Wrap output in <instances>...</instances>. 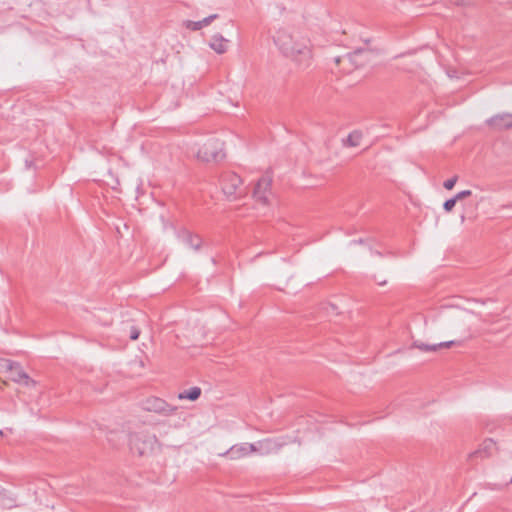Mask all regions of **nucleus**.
<instances>
[{
	"label": "nucleus",
	"instance_id": "4be33fe9",
	"mask_svg": "<svg viewBox=\"0 0 512 512\" xmlns=\"http://www.w3.org/2000/svg\"><path fill=\"white\" fill-rule=\"evenodd\" d=\"M387 283L388 281L386 278L373 276V284L378 286H385Z\"/></svg>",
	"mask_w": 512,
	"mask_h": 512
},
{
	"label": "nucleus",
	"instance_id": "f257e3e1",
	"mask_svg": "<svg viewBox=\"0 0 512 512\" xmlns=\"http://www.w3.org/2000/svg\"><path fill=\"white\" fill-rule=\"evenodd\" d=\"M275 45L283 55L291 58L300 67L307 68L311 64L312 52L309 40L294 33L289 28H280L273 36Z\"/></svg>",
	"mask_w": 512,
	"mask_h": 512
},
{
	"label": "nucleus",
	"instance_id": "20e7f679",
	"mask_svg": "<svg viewBox=\"0 0 512 512\" xmlns=\"http://www.w3.org/2000/svg\"><path fill=\"white\" fill-rule=\"evenodd\" d=\"M369 60V51L366 49H356L351 53H347L344 56L335 57L334 61L337 65L345 64L344 70L349 73L354 68H359L365 65Z\"/></svg>",
	"mask_w": 512,
	"mask_h": 512
},
{
	"label": "nucleus",
	"instance_id": "dca6fc26",
	"mask_svg": "<svg viewBox=\"0 0 512 512\" xmlns=\"http://www.w3.org/2000/svg\"><path fill=\"white\" fill-rule=\"evenodd\" d=\"M201 395V389L199 387H192L189 390H185L178 394V399H188L191 401L197 400Z\"/></svg>",
	"mask_w": 512,
	"mask_h": 512
},
{
	"label": "nucleus",
	"instance_id": "9d476101",
	"mask_svg": "<svg viewBox=\"0 0 512 512\" xmlns=\"http://www.w3.org/2000/svg\"><path fill=\"white\" fill-rule=\"evenodd\" d=\"M9 370L11 372V379L14 382L21 383L25 386H32L34 387L36 385V381L31 379L29 375L23 371L21 366L18 363H11L9 365Z\"/></svg>",
	"mask_w": 512,
	"mask_h": 512
},
{
	"label": "nucleus",
	"instance_id": "bb28decb",
	"mask_svg": "<svg viewBox=\"0 0 512 512\" xmlns=\"http://www.w3.org/2000/svg\"><path fill=\"white\" fill-rule=\"evenodd\" d=\"M25 164H26L27 167L30 166V163L27 160L25 161Z\"/></svg>",
	"mask_w": 512,
	"mask_h": 512
},
{
	"label": "nucleus",
	"instance_id": "f03ea898",
	"mask_svg": "<svg viewBox=\"0 0 512 512\" xmlns=\"http://www.w3.org/2000/svg\"><path fill=\"white\" fill-rule=\"evenodd\" d=\"M129 444L132 452L137 453L139 456H146L154 451L159 442L154 434L140 431L130 434Z\"/></svg>",
	"mask_w": 512,
	"mask_h": 512
},
{
	"label": "nucleus",
	"instance_id": "a211bd4d",
	"mask_svg": "<svg viewBox=\"0 0 512 512\" xmlns=\"http://www.w3.org/2000/svg\"><path fill=\"white\" fill-rule=\"evenodd\" d=\"M457 203V200L455 199V197H452L448 200H446L443 204V209L446 211V212H450L452 211V209L454 208V206L456 205Z\"/></svg>",
	"mask_w": 512,
	"mask_h": 512
},
{
	"label": "nucleus",
	"instance_id": "b1692460",
	"mask_svg": "<svg viewBox=\"0 0 512 512\" xmlns=\"http://www.w3.org/2000/svg\"><path fill=\"white\" fill-rule=\"evenodd\" d=\"M371 254H372V255H376V256H382V253H381V252H379V251H376V250H375V251H374V250H371Z\"/></svg>",
	"mask_w": 512,
	"mask_h": 512
},
{
	"label": "nucleus",
	"instance_id": "f3484780",
	"mask_svg": "<svg viewBox=\"0 0 512 512\" xmlns=\"http://www.w3.org/2000/svg\"><path fill=\"white\" fill-rule=\"evenodd\" d=\"M361 139H362V132L358 131V130H354L348 135V137L344 143L347 146L356 147V146L360 145Z\"/></svg>",
	"mask_w": 512,
	"mask_h": 512
},
{
	"label": "nucleus",
	"instance_id": "a878e982",
	"mask_svg": "<svg viewBox=\"0 0 512 512\" xmlns=\"http://www.w3.org/2000/svg\"><path fill=\"white\" fill-rule=\"evenodd\" d=\"M211 262L215 265L217 262H216V259L215 258H211Z\"/></svg>",
	"mask_w": 512,
	"mask_h": 512
},
{
	"label": "nucleus",
	"instance_id": "1a4fd4ad",
	"mask_svg": "<svg viewBox=\"0 0 512 512\" xmlns=\"http://www.w3.org/2000/svg\"><path fill=\"white\" fill-rule=\"evenodd\" d=\"M287 444L282 438H267L258 441L259 453L261 455H269L277 453L283 446Z\"/></svg>",
	"mask_w": 512,
	"mask_h": 512
},
{
	"label": "nucleus",
	"instance_id": "4468645a",
	"mask_svg": "<svg viewBox=\"0 0 512 512\" xmlns=\"http://www.w3.org/2000/svg\"><path fill=\"white\" fill-rule=\"evenodd\" d=\"M222 455H229L232 460L243 458L248 455L247 443L236 444Z\"/></svg>",
	"mask_w": 512,
	"mask_h": 512
},
{
	"label": "nucleus",
	"instance_id": "ddd939ff",
	"mask_svg": "<svg viewBox=\"0 0 512 512\" xmlns=\"http://www.w3.org/2000/svg\"><path fill=\"white\" fill-rule=\"evenodd\" d=\"M228 42L221 34H215L212 36L209 46L216 53L223 54L227 51Z\"/></svg>",
	"mask_w": 512,
	"mask_h": 512
},
{
	"label": "nucleus",
	"instance_id": "393cba45",
	"mask_svg": "<svg viewBox=\"0 0 512 512\" xmlns=\"http://www.w3.org/2000/svg\"><path fill=\"white\" fill-rule=\"evenodd\" d=\"M363 242L364 241L362 239L352 241V243H360V244H362Z\"/></svg>",
	"mask_w": 512,
	"mask_h": 512
},
{
	"label": "nucleus",
	"instance_id": "6e6552de",
	"mask_svg": "<svg viewBox=\"0 0 512 512\" xmlns=\"http://www.w3.org/2000/svg\"><path fill=\"white\" fill-rule=\"evenodd\" d=\"M177 238L194 251H199L203 245L202 237L186 228H182L177 232Z\"/></svg>",
	"mask_w": 512,
	"mask_h": 512
},
{
	"label": "nucleus",
	"instance_id": "0eeeda50",
	"mask_svg": "<svg viewBox=\"0 0 512 512\" xmlns=\"http://www.w3.org/2000/svg\"><path fill=\"white\" fill-rule=\"evenodd\" d=\"M271 183L272 179L268 176H263L257 181L253 190V197L257 202L263 205L268 204L271 194Z\"/></svg>",
	"mask_w": 512,
	"mask_h": 512
},
{
	"label": "nucleus",
	"instance_id": "412c9836",
	"mask_svg": "<svg viewBox=\"0 0 512 512\" xmlns=\"http://www.w3.org/2000/svg\"><path fill=\"white\" fill-rule=\"evenodd\" d=\"M140 335V330L136 326L130 327V339L137 340Z\"/></svg>",
	"mask_w": 512,
	"mask_h": 512
},
{
	"label": "nucleus",
	"instance_id": "5701e85b",
	"mask_svg": "<svg viewBox=\"0 0 512 512\" xmlns=\"http://www.w3.org/2000/svg\"><path fill=\"white\" fill-rule=\"evenodd\" d=\"M247 452H248V455L251 453H256V452L259 453L258 442L252 443V444L247 443Z\"/></svg>",
	"mask_w": 512,
	"mask_h": 512
},
{
	"label": "nucleus",
	"instance_id": "2eb2a0df",
	"mask_svg": "<svg viewBox=\"0 0 512 512\" xmlns=\"http://www.w3.org/2000/svg\"><path fill=\"white\" fill-rule=\"evenodd\" d=\"M217 18H218V14H212L208 17H205L204 19H202L200 21L188 20L185 22V27L190 30H193V31H198V30L202 29L203 27H206L209 24H211V22Z\"/></svg>",
	"mask_w": 512,
	"mask_h": 512
},
{
	"label": "nucleus",
	"instance_id": "9b49d317",
	"mask_svg": "<svg viewBox=\"0 0 512 512\" xmlns=\"http://www.w3.org/2000/svg\"><path fill=\"white\" fill-rule=\"evenodd\" d=\"M488 125L497 131L507 130L512 128V114L502 113L491 117L487 121Z\"/></svg>",
	"mask_w": 512,
	"mask_h": 512
},
{
	"label": "nucleus",
	"instance_id": "aec40b11",
	"mask_svg": "<svg viewBox=\"0 0 512 512\" xmlns=\"http://www.w3.org/2000/svg\"><path fill=\"white\" fill-rule=\"evenodd\" d=\"M472 194L471 190H463L458 192L454 197L457 201L469 197Z\"/></svg>",
	"mask_w": 512,
	"mask_h": 512
},
{
	"label": "nucleus",
	"instance_id": "39448f33",
	"mask_svg": "<svg viewBox=\"0 0 512 512\" xmlns=\"http://www.w3.org/2000/svg\"><path fill=\"white\" fill-rule=\"evenodd\" d=\"M197 157L205 162L222 160L225 157L223 144L218 140H209L198 150Z\"/></svg>",
	"mask_w": 512,
	"mask_h": 512
},
{
	"label": "nucleus",
	"instance_id": "7ed1b4c3",
	"mask_svg": "<svg viewBox=\"0 0 512 512\" xmlns=\"http://www.w3.org/2000/svg\"><path fill=\"white\" fill-rule=\"evenodd\" d=\"M220 184L223 193L228 200H236L246 193L242 179L236 173L226 171L221 174Z\"/></svg>",
	"mask_w": 512,
	"mask_h": 512
},
{
	"label": "nucleus",
	"instance_id": "423d86ee",
	"mask_svg": "<svg viewBox=\"0 0 512 512\" xmlns=\"http://www.w3.org/2000/svg\"><path fill=\"white\" fill-rule=\"evenodd\" d=\"M143 409L164 416L174 415L178 411L177 406L168 404L165 400L157 397H150L143 402Z\"/></svg>",
	"mask_w": 512,
	"mask_h": 512
},
{
	"label": "nucleus",
	"instance_id": "6ab92c4d",
	"mask_svg": "<svg viewBox=\"0 0 512 512\" xmlns=\"http://www.w3.org/2000/svg\"><path fill=\"white\" fill-rule=\"evenodd\" d=\"M457 180H458V177H457V176H454V177H452V178H450V179H447V180L443 183L444 188H445V189H447V190H451V189L455 186V184H456Z\"/></svg>",
	"mask_w": 512,
	"mask_h": 512
},
{
	"label": "nucleus",
	"instance_id": "cd10ccee",
	"mask_svg": "<svg viewBox=\"0 0 512 512\" xmlns=\"http://www.w3.org/2000/svg\"><path fill=\"white\" fill-rule=\"evenodd\" d=\"M510 482L512 483V477H511V480H510Z\"/></svg>",
	"mask_w": 512,
	"mask_h": 512
},
{
	"label": "nucleus",
	"instance_id": "f8f14e48",
	"mask_svg": "<svg viewBox=\"0 0 512 512\" xmlns=\"http://www.w3.org/2000/svg\"><path fill=\"white\" fill-rule=\"evenodd\" d=\"M455 343V341H445L437 344H425L419 340H414L411 344V348L419 349L423 352H435L441 348H450Z\"/></svg>",
	"mask_w": 512,
	"mask_h": 512
}]
</instances>
